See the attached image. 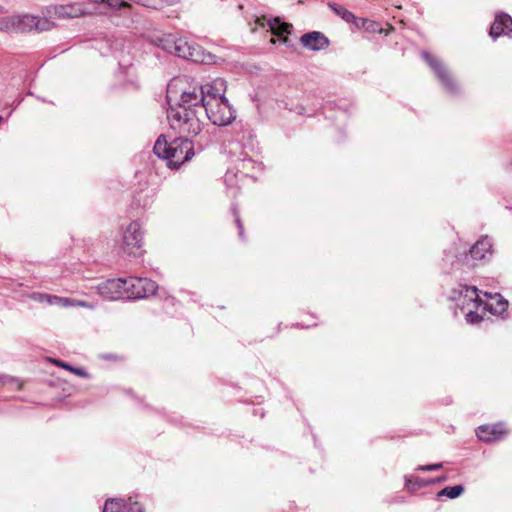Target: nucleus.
I'll return each instance as SVG.
<instances>
[{
  "instance_id": "nucleus-1",
  "label": "nucleus",
  "mask_w": 512,
  "mask_h": 512,
  "mask_svg": "<svg viewBox=\"0 0 512 512\" xmlns=\"http://www.w3.org/2000/svg\"><path fill=\"white\" fill-rule=\"evenodd\" d=\"M153 150L158 157L167 161L171 169L179 168L194 156L193 143L182 136L168 143L165 136L161 135L155 142Z\"/></svg>"
},
{
  "instance_id": "nucleus-2",
  "label": "nucleus",
  "mask_w": 512,
  "mask_h": 512,
  "mask_svg": "<svg viewBox=\"0 0 512 512\" xmlns=\"http://www.w3.org/2000/svg\"><path fill=\"white\" fill-rule=\"evenodd\" d=\"M203 112L197 111V108L190 109L183 105H170L167 110V119L170 128L182 136H196L203 127L200 115Z\"/></svg>"
},
{
  "instance_id": "nucleus-3",
  "label": "nucleus",
  "mask_w": 512,
  "mask_h": 512,
  "mask_svg": "<svg viewBox=\"0 0 512 512\" xmlns=\"http://www.w3.org/2000/svg\"><path fill=\"white\" fill-rule=\"evenodd\" d=\"M225 92L226 81L222 79V92L217 94L211 91L203 108L207 118L217 126H226L235 119V111L226 99Z\"/></svg>"
},
{
  "instance_id": "nucleus-4",
  "label": "nucleus",
  "mask_w": 512,
  "mask_h": 512,
  "mask_svg": "<svg viewBox=\"0 0 512 512\" xmlns=\"http://www.w3.org/2000/svg\"><path fill=\"white\" fill-rule=\"evenodd\" d=\"M211 91L217 92V94L222 92V78H216L203 85H190L183 89L176 105H183L190 109L197 108V111L203 112L205 102Z\"/></svg>"
},
{
  "instance_id": "nucleus-5",
  "label": "nucleus",
  "mask_w": 512,
  "mask_h": 512,
  "mask_svg": "<svg viewBox=\"0 0 512 512\" xmlns=\"http://www.w3.org/2000/svg\"><path fill=\"white\" fill-rule=\"evenodd\" d=\"M125 281V298H146L157 291L156 282L148 278L129 277Z\"/></svg>"
},
{
  "instance_id": "nucleus-6",
  "label": "nucleus",
  "mask_w": 512,
  "mask_h": 512,
  "mask_svg": "<svg viewBox=\"0 0 512 512\" xmlns=\"http://www.w3.org/2000/svg\"><path fill=\"white\" fill-rule=\"evenodd\" d=\"M142 231L141 225L137 221L131 222L123 235L122 247L128 255L139 256L142 254Z\"/></svg>"
},
{
  "instance_id": "nucleus-7",
  "label": "nucleus",
  "mask_w": 512,
  "mask_h": 512,
  "mask_svg": "<svg viewBox=\"0 0 512 512\" xmlns=\"http://www.w3.org/2000/svg\"><path fill=\"white\" fill-rule=\"evenodd\" d=\"M422 56L426 63L434 71L443 87L451 94L457 93L459 90L458 85L447 68L435 56L428 52H423Z\"/></svg>"
},
{
  "instance_id": "nucleus-8",
  "label": "nucleus",
  "mask_w": 512,
  "mask_h": 512,
  "mask_svg": "<svg viewBox=\"0 0 512 512\" xmlns=\"http://www.w3.org/2000/svg\"><path fill=\"white\" fill-rule=\"evenodd\" d=\"M16 32L26 33L31 31H46L51 29L52 22L47 18H39L33 15H17Z\"/></svg>"
},
{
  "instance_id": "nucleus-9",
  "label": "nucleus",
  "mask_w": 512,
  "mask_h": 512,
  "mask_svg": "<svg viewBox=\"0 0 512 512\" xmlns=\"http://www.w3.org/2000/svg\"><path fill=\"white\" fill-rule=\"evenodd\" d=\"M255 22L260 27H268V31L277 36L279 40L288 43V35L292 30L291 24L281 22L279 18H268L266 16L257 17Z\"/></svg>"
},
{
  "instance_id": "nucleus-10",
  "label": "nucleus",
  "mask_w": 512,
  "mask_h": 512,
  "mask_svg": "<svg viewBox=\"0 0 512 512\" xmlns=\"http://www.w3.org/2000/svg\"><path fill=\"white\" fill-rule=\"evenodd\" d=\"M96 289L97 293L107 300L125 298V281L122 278L103 281Z\"/></svg>"
},
{
  "instance_id": "nucleus-11",
  "label": "nucleus",
  "mask_w": 512,
  "mask_h": 512,
  "mask_svg": "<svg viewBox=\"0 0 512 512\" xmlns=\"http://www.w3.org/2000/svg\"><path fill=\"white\" fill-rule=\"evenodd\" d=\"M329 8L347 23H354L356 27H363L367 30L373 29L374 22L364 18H357L351 11L337 3H328Z\"/></svg>"
},
{
  "instance_id": "nucleus-12",
  "label": "nucleus",
  "mask_w": 512,
  "mask_h": 512,
  "mask_svg": "<svg viewBox=\"0 0 512 512\" xmlns=\"http://www.w3.org/2000/svg\"><path fill=\"white\" fill-rule=\"evenodd\" d=\"M103 512H144V510L141 504L132 501L131 498L127 501L113 498L105 502Z\"/></svg>"
},
{
  "instance_id": "nucleus-13",
  "label": "nucleus",
  "mask_w": 512,
  "mask_h": 512,
  "mask_svg": "<svg viewBox=\"0 0 512 512\" xmlns=\"http://www.w3.org/2000/svg\"><path fill=\"white\" fill-rule=\"evenodd\" d=\"M507 433L508 431L503 424L482 425L476 431L477 437L484 442L501 440Z\"/></svg>"
},
{
  "instance_id": "nucleus-14",
  "label": "nucleus",
  "mask_w": 512,
  "mask_h": 512,
  "mask_svg": "<svg viewBox=\"0 0 512 512\" xmlns=\"http://www.w3.org/2000/svg\"><path fill=\"white\" fill-rule=\"evenodd\" d=\"M459 295H463L462 301L458 304L462 311L469 307L478 309L482 305L478 289L475 286L460 285Z\"/></svg>"
},
{
  "instance_id": "nucleus-15",
  "label": "nucleus",
  "mask_w": 512,
  "mask_h": 512,
  "mask_svg": "<svg viewBox=\"0 0 512 512\" xmlns=\"http://www.w3.org/2000/svg\"><path fill=\"white\" fill-rule=\"evenodd\" d=\"M502 34H506L508 36H511L512 34V18L505 13H501L496 16L489 31V35L494 39Z\"/></svg>"
},
{
  "instance_id": "nucleus-16",
  "label": "nucleus",
  "mask_w": 512,
  "mask_h": 512,
  "mask_svg": "<svg viewBox=\"0 0 512 512\" xmlns=\"http://www.w3.org/2000/svg\"><path fill=\"white\" fill-rule=\"evenodd\" d=\"M300 41L303 46L313 51L322 50L329 45V40L327 37L318 31H313L302 35Z\"/></svg>"
},
{
  "instance_id": "nucleus-17",
  "label": "nucleus",
  "mask_w": 512,
  "mask_h": 512,
  "mask_svg": "<svg viewBox=\"0 0 512 512\" xmlns=\"http://www.w3.org/2000/svg\"><path fill=\"white\" fill-rule=\"evenodd\" d=\"M492 242L489 237H481L470 249L469 255L473 260H484L492 255Z\"/></svg>"
},
{
  "instance_id": "nucleus-18",
  "label": "nucleus",
  "mask_w": 512,
  "mask_h": 512,
  "mask_svg": "<svg viewBox=\"0 0 512 512\" xmlns=\"http://www.w3.org/2000/svg\"><path fill=\"white\" fill-rule=\"evenodd\" d=\"M187 60L196 63L209 64L213 60V55L209 52H206L200 45L194 43V45L192 46V50L190 51V54H188Z\"/></svg>"
},
{
  "instance_id": "nucleus-19",
  "label": "nucleus",
  "mask_w": 512,
  "mask_h": 512,
  "mask_svg": "<svg viewBox=\"0 0 512 512\" xmlns=\"http://www.w3.org/2000/svg\"><path fill=\"white\" fill-rule=\"evenodd\" d=\"M178 38L179 37L171 34L164 35L157 39L156 44L168 53L175 54L178 45Z\"/></svg>"
},
{
  "instance_id": "nucleus-20",
  "label": "nucleus",
  "mask_w": 512,
  "mask_h": 512,
  "mask_svg": "<svg viewBox=\"0 0 512 512\" xmlns=\"http://www.w3.org/2000/svg\"><path fill=\"white\" fill-rule=\"evenodd\" d=\"M193 45L194 42H189L187 39L179 37L175 55L184 59H188V54H190Z\"/></svg>"
},
{
  "instance_id": "nucleus-21",
  "label": "nucleus",
  "mask_w": 512,
  "mask_h": 512,
  "mask_svg": "<svg viewBox=\"0 0 512 512\" xmlns=\"http://www.w3.org/2000/svg\"><path fill=\"white\" fill-rule=\"evenodd\" d=\"M464 492V486L463 485H455L450 487H445L442 490H440L437 494L438 498L441 497H447L450 499H455L459 497Z\"/></svg>"
},
{
  "instance_id": "nucleus-22",
  "label": "nucleus",
  "mask_w": 512,
  "mask_h": 512,
  "mask_svg": "<svg viewBox=\"0 0 512 512\" xmlns=\"http://www.w3.org/2000/svg\"><path fill=\"white\" fill-rule=\"evenodd\" d=\"M17 15L4 16L0 18V31L16 32Z\"/></svg>"
},
{
  "instance_id": "nucleus-23",
  "label": "nucleus",
  "mask_w": 512,
  "mask_h": 512,
  "mask_svg": "<svg viewBox=\"0 0 512 512\" xmlns=\"http://www.w3.org/2000/svg\"><path fill=\"white\" fill-rule=\"evenodd\" d=\"M95 3L104 4L112 10L131 8V4L124 0H96Z\"/></svg>"
},
{
  "instance_id": "nucleus-24",
  "label": "nucleus",
  "mask_w": 512,
  "mask_h": 512,
  "mask_svg": "<svg viewBox=\"0 0 512 512\" xmlns=\"http://www.w3.org/2000/svg\"><path fill=\"white\" fill-rule=\"evenodd\" d=\"M427 484H428V482H425L416 476H411L410 478L406 479V487L409 490H415L422 486H426Z\"/></svg>"
},
{
  "instance_id": "nucleus-25",
  "label": "nucleus",
  "mask_w": 512,
  "mask_h": 512,
  "mask_svg": "<svg viewBox=\"0 0 512 512\" xmlns=\"http://www.w3.org/2000/svg\"><path fill=\"white\" fill-rule=\"evenodd\" d=\"M475 310V308L469 307L463 311L465 313L467 322L478 323L482 319V317Z\"/></svg>"
},
{
  "instance_id": "nucleus-26",
  "label": "nucleus",
  "mask_w": 512,
  "mask_h": 512,
  "mask_svg": "<svg viewBox=\"0 0 512 512\" xmlns=\"http://www.w3.org/2000/svg\"><path fill=\"white\" fill-rule=\"evenodd\" d=\"M68 302L69 301L65 297H59V296H55V295H50V297H48V304H50V305H59V306L67 307Z\"/></svg>"
},
{
  "instance_id": "nucleus-27",
  "label": "nucleus",
  "mask_w": 512,
  "mask_h": 512,
  "mask_svg": "<svg viewBox=\"0 0 512 512\" xmlns=\"http://www.w3.org/2000/svg\"><path fill=\"white\" fill-rule=\"evenodd\" d=\"M67 300L69 301L67 303V307L78 306V307H84V308H88V309H94V307H95L93 304L85 302V301H80V300H76V299H72V298H67Z\"/></svg>"
},
{
  "instance_id": "nucleus-28",
  "label": "nucleus",
  "mask_w": 512,
  "mask_h": 512,
  "mask_svg": "<svg viewBox=\"0 0 512 512\" xmlns=\"http://www.w3.org/2000/svg\"><path fill=\"white\" fill-rule=\"evenodd\" d=\"M460 285L461 284H459L456 288L451 290V292L449 294V299L450 300L456 301V302H459V303H460V301H462L463 295H459Z\"/></svg>"
},
{
  "instance_id": "nucleus-29",
  "label": "nucleus",
  "mask_w": 512,
  "mask_h": 512,
  "mask_svg": "<svg viewBox=\"0 0 512 512\" xmlns=\"http://www.w3.org/2000/svg\"><path fill=\"white\" fill-rule=\"evenodd\" d=\"M442 468V463H435L429 465H421L417 469L420 471H434Z\"/></svg>"
},
{
  "instance_id": "nucleus-30",
  "label": "nucleus",
  "mask_w": 512,
  "mask_h": 512,
  "mask_svg": "<svg viewBox=\"0 0 512 512\" xmlns=\"http://www.w3.org/2000/svg\"><path fill=\"white\" fill-rule=\"evenodd\" d=\"M48 297H50L49 294H43V293H34L32 295V298L38 302H47L48 303Z\"/></svg>"
},
{
  "instance_id": "nucleus-31",
  "label": "nucleus",
  "mask_w": 512,
  "mask_h": 512,
  "mask_svg": "<svg viewBox=\"0 0 512 512\" xmlns=\"http://www.w3.org/2000/svg\"><path fill=\"white\" fill-rule=\"evenodd\" d=\"M70 372H72L80 377H83V378L89 377V374L82 368H77V367L72 366V370H70Z\"/></svg>"
},
{
  "instance_id": "nucleus-32",
  "label": "nucleus",
  "mask_w": 512,
  "mask_h": 512,
  "mask_svg": "<svg viewBox=\"0 0 512 512\" xmlns=\"http://www.w3.org/2000/svg\"><path fill=\"white\" fill-rule=\"evenodd\" d=\"M52 362L56 366L61 367V368L65 369V370H68V371L72 370V366L70 364L66 363V362H63L61 360H53Z\"/></svg>"
},
{
  "instance_id": "nucleus-33",
  "label": "nucleus",
  "mask_w": 512,
  "mask_h": 512,
  "mask_svg": "<svg viewBox=\"0 0 512 512\" xmlns=\"http://www.w3.org/2000/svg\"><path fill=\"white\" fill-rule=\"evenodd\" d=\"M235 223H236L237 228H238V234L242 238L243 237V233H244V228H243V224H242V222H241V220H240V218L238 216H236Z\"/></svg>"
},
{
  "instance_id": "nucleus-34",
  "label": "nucleus",
  "mask_w": 512,
  "mask_h": 512,
  "mask_svg": "<svg viewBox=\"0 0 512 512\" xmlns=\"http://www.w3.org/2000/svg\"><path fill=\"white\" fill-rule=\"evenodd\" d=\"M499 306H500V309H499V310H496V312L502 313V312H504V311L507 309V307H508V302H507V301H501V302L499 303Z\"/></svg>"
},
{
  "instance_id": "nucleus-35",
  "label": "nucleus",
  "mask_w": 512,
  "mask_h": 512,
  "mask_svg": "<svg viewBox=\"0 0 512 512\" xmlns=\"http://www.w3.org/2000/svg\"><path fill=\"white\" fill-rule=\"evenodd\" d=\"M103 358L108 359V360H115V361L121 359L118 355H114V354L103 355Z\"/></svg>"
},
{
  "instance_id": "nucleus-36",
  "label": "nucleus",
  "mask_w": 512,
  "mask_h": 512,
  "mask_svg": "<svg viewBox=\"0 0 512 512\" xmlns=\"http://www.w3.org/2000/svg\"><path fill=\"white\" fill-rule=\"evenodd\" d=\"M446 479H447V478H446V476H442V477L437 478L435 481H436V482H443V481H445Z\"/></svg>"
},
{
  "instance_id": "nucleus-37",
  "label": "nucleus",
  "mask_w": 512,
  "mask_h": 512,
  "mask_svg": "<svg viewBox=\"0 0 512 512\" xmlns=\"http://www.w3.org/2000/svg\"><path fill=\"white\" fill-rule=\"evenodd\" d=\"M171 87H172V84H170L168 87V90H167L168 95L171 93Z\"/></svg>"
}]
</instances>
